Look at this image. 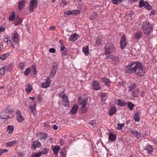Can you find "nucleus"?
<instances>
[{
  "mask_svg": "<svg viewBox=\"0 0 157 157\" xmlns=\"http://www.w3.org/2000/svg\"><path fill=\"white\" fill-rule=\"evenodd\" d=\"M41 146V144L40 142L38 141H35L33 142L31 147L33 149H36V148L40 147Z\"/></svg>",
  "mask_w": 157,
  "mask_h": 157,
  "instance_id": "nucleus-12",
  "label": "nucleus"
},
{
  "mask_svg": "<svg viewBox=\"0 0 157 157\" xmlns=\"http://www.w3.org/2000/svg\"><path fill=\"white\" fill-rule=\"evenodd\" d=\"M6 144L8 146L10 147L12 146L13 145L12 141L7 143Z\"/></svg>",
  "mask_w": 157,
  "mask_h": 157,
  "instance_id": "nucleus-62",
  "label": "nucleus"
},
{
  "mask_svg": "<svg viewBox=\"0 0 157 157\" xmlns=\"http://www.w3.org/2000/svg\"><path fill=\"white\" fill-rule=\"evenodd\" d=\"M19 36L17 33H15L14 34V35L12 38V40L16 44L18 43V41L19 40Z\"/></svg>",
  "mask_w": 157,
  "mask_h": 157,
  "instance_id": "nucleus-13",
  "label": "nucleus"
},
{
  "mask_svg": "<svg viewBox=\"0 0 157 157\" xmlns=\"http://www.w3.org/2000/svg\"><path fill=\"white\" fill-rule=\"evenodd\" d=\"M89 98L90 101H91V98H84L82 100V98L79 97L78 98V102L82 105L81 108L82 109V113H84L86 112L87 110V108H85L86 105V104L88 103L87 102L88 99Z\"/></svg>",
  "mask_w": 157,
  "mask_h": 157,
  "instance_id": "nucleus-3",
  "label": "nucleus"
},
{
  "mask_svg": "<svg viewBox=\"0 0 157 157\" xmlns=\"http://www.w3.org/2000/svg\"><path fill=\"white\" fill-rule=\"evenodd\" d=\"M17 114V120L18 121L21 122L24 120V117L21 114V112L20 111H17L16 113Z\"/></svg>",
  "mask_w": 157,
  "mask_h": 157,
  "instance_id": "nucleus-11",
  "label": "nucleus"
},
{
  "mask_svg": "<svg viewBox=\"0 0 157 157\" xmlns=\"http://www.w3.org/2000/svg\"><path fill=\"white\" fill-rule=\"evenodd\" d=\"M127 105L130 110L131 111L132 110L133 108L135 106L134 104L131 102H128L127 103Z\"/></svg>",
  "mask_w": 157,
  "mask_h": 157,
  "instance_id": "nucleus-39",
  "label": "nucleus"
},
{
  "mask_svg": "<svg viewBox=\"0 0 157 157\" xmlns=\"http://www.w3.org/2000/svg\"><path fill=\"white\" fill-rule=\"evenodd\" d=\"M130 132L132 133V134L134 135L135 136L137 137V138H139L140 136V133L137 131H134L132 130H130Z\"/></svg>",
  "mask_w": 157,
  "mask_h": 157,
  "instance_id": "nucleus-27",
  "label": "nucleus"
},
{
  "mask_svg": "<svg viewBox=\"0 0 157 157\" xmlns=\"http://www.w3.org/2000/svg\"><path fill=\"white\" fill-rule=\"evenodd\" d=\"M144 8L146 9L147 10H150L152 9V7L149 4L148 2H147V3H146V5Z\"/></svg>",
  "mask_w": 157,
  "mask_h": 157,
  "instance_id": "nucleus-44",
  "label": "nucleus"
},
{
  "mask_svg": "<svg viewBox=\"0 0 157 157\" xmlns=\"http://www.w3.org/2000/svg\"><path fill=\"white\" fill-rule=\"evenodd\" d=\"M8 150L6 149H0V155H1L2 153L5 152H7Z\"/></svg>",
  "mask_w": 157,
  "mask_h": 157,
  "instance_id": "nucleus-54",
  "label": "nucleus"
},
{
  "mask_svg": "<svg viewBox=\"0 0 157 157\" xmlns=\"http://www.w3.org/2000/svg\"><path fill=\"white\" fill-rule=\"evenodd\" d=\"M133 65L132 62L127 66L125 67V72L128 74H133L135 73L136 74V71H135L134 67H133Z\"/></svg>",
  "mask_w": 157,
  "mask_h": 157,
  "instance_id": "nucleus-6",
  "label": "nucleus"
},
{
  "mask_svg": "<svg viewBox=\"0 0 157 157\" xmlns=\"http://www.w3.org/2000/svg\"><path fill=\"white\" fill-rule=\"evenodd\" d=\"M31 71L30 68H26L24 72V75L26 76H28L30 73Z\"/></svg>",
  "mask_w": 157,
  "mask_h": 157,
  "instance_id": "nucleus-42",
  "label": "nucleus"
},
{
  "mask_svg": "<svg viewBox=\"0 0 157 157\" xmlns=\"http://www.w3.org/2000/svg\"><path fill=\"white\" fill-rule=\"evenodd\" d=\"M97 15L98 14L95 12H93L90 14V19L91 20L96 19Z\"/></svg>",
  "mask_w": 157,
  "mask_h": 157,
  "instance_id": "nucleus-28",
  "label": "nucleus"
},
{
  "mask_svg": "<svg viewBox=\"0 0 157 157\" xmlns=\"http://www.w3.org/2000/svg\"><path fill=\"white\" fill-rule=\"evenodd\" d=\"M67 2L65 0H63L60 3V5L61 6L64 7L65 6L67 5Z\"/></svg>",
  "mask_w": 157,
  "mask_h": 157,
  "instance_id": "nucleus-50",
  "label": "nucleus"
},
{
  "mask_svg": "<svg viewBox=\"0 0 157 157\" xmlns=\"http://www.w3.org/2000/svg\"><path fill=\"white\" fill-rule=\"evenodd\" d=\"M41 155V153L39 152L31 156L32 157H40Z\"/></svg>",
  "mask_w": 157,
  "mask_h": 157,
  "instance_id": "nucleus-52",
  "label": "nucleus"
},
{
  "mask_svg": "<svg viewBox=\"0 0 157 157\" xmlns=\"http://www.w3.org/2000/svg\"><path fill=\"white\" fill-rule=\"evenodd\" d=\"M31 70L33 72V74L34 75H36L37 73V71H36V65H35L33 64L32 66Z\"/></svg>",
  "mask_w": 157,
  "mask_h": 157,
  "instance_id": "nucleus-43",
  "label": "nucleus"
},
{
  "mask_svg": "<svg viewBox=\"0 0 157 157\" xmlns=\"http://www.w3.org/2000/svg\"><path fill=\"white\" fill-rule=\"evenodd\" d=\"M139 91L138 89H136L133 91L132 92V96L134 97H137L138 95Z\"/></svg>",
  "mask_w": 157,
  "mask_h": 157,
  "instance_id": "nucleus-36",
  "label": "nucleus"
},
{
  "mask_svg": "<svg viewBox=\"0 0 157 157\" xmlns=\"http://www.w3.org/2000/svg\"><path fill=\"white\" fill-rule=\"evenodd\" d=\"M133 118L135 121L136 122H139L140 120V112H137L134 115Z\"/></svg>",
  "mask_w": 157,
  "mask_h": 157,
  "instance_id": "nucleus-18",
  "label": "nucleus"
},
{
  "mask_svg": "<svg viewBox=\"0 0 157 157\" xmlns=\"http://www.w3.org/2000/svg\"><path fill=\"white\" fill-rule=\"evenodd\" d=\"M147 2L144 1L143 0H140L139 2V7L141 8L143 7H144L146 5V3Z\"/></svg>",
  "mask_w": 157,
  "mask_h": 157,
  "instance_id": "nucleus-30",
  "label": "nucleus"
},
{
  "mask_svg": "<svg viewBox=\"0 0 157 157\" xmlns=\"http://www.w3.org/2000/svg\"><path fill=\"white\" fill-rule=\"evenodd\" d=\"M124 124H120L118 123L117 124V128L118 130H121L122 127H123L124 126Z\"/></svg>",
  "mask_w": 157,
  "mask_h": 157,
  "instance_id": "nucleus-48",
  "label": "nucleus"
},
{
  "mask_svg": "<svg viewBox=\"0 0 157 157\" xmlns=\"http://www.w3.org/2000/svg\"><path fill=\"white\" fill-rule=\"evenodd\" d=\"M22 22V19L19 17H16L14 24L15 25L17 26L21 24Z\"/></svg>",
  "mask_w": 157,
  "mask_h": 157,
  "instance_id": "nucleus-25",
  "label": "nucleus"
},
{
  "mask_svg": "<svg viewBox=\"0 0 157 157\" xmlns=\"http://www.w3.org/2000/svg\"><path fill=\"white\" fill-rule=\"evenodd\" d=\"M78 35L75 33H74L69 38V41H74L76 40L78 38Z\"/></svg>",
  "mask_w": 157,
  "mask_h": 157,
  "instance_id": "nucleus-19",
  "label": "nucleus"
},
{
  "mask_svg": "<svg viewBox=\"0 0 157 157\" xmlns=\"http://www.w3.org/2000/svg\"><path fill=\"white\" fill-rule=\"evenodd\" d=\"M116 136L114 135L112 132L109 133V140L113 142L116 140Z\"/></svg>",
  "mask_w": 157,
  "mask_h": 157,
  "instance_id": "nucleus-21",
  "label": "nucleus"
},
{
  "mask_svg": "<svg viewBox=\"0 0 157 157\" xmlns=\"http://www.w3.org/2000/svg\"><path fill=\"white\" fill-rule=\"evenodd\" d=\"M4 41L5 42H8L9 41H10V43H11V41L10 40V37L8 36L7 35H4Z\"/></svg>",
  "mask_w": 157,
  "mask_h": 157,
  "instance_id": "nucleus-37",
  "label": "nucleus"
},
{
  "mask_svg": "<svg viewBox=\"0 0 157 157\" xmlns=\"http://www.w3.org/2000/svg\"><path fill=\"white\" fill-rule=\"evenodd\" d=\"M6 67H3L0 68V74L2 75H3L4 74L6 70Z\"/></svg>",
  "mask_w": 157,
  "mask_h": 157,
  "instance_id": "nucleus-45",
  "label": "nucleus"
},
{
  "mask_svg": "<svg viewBox=\"0 0 157 157\" xmlns=\"http://www.w3.org/2000/svg\"><path fill=\"white\" fill-rule=\"evenodd\" d=\"M25 1L24 0L19 2L18 4V9L19 10L21 11L25 6Z\"/></svg>",
  "mask_w": 157,
  "mask_h": 157,
  "instance_id": "nucleus-15",
  "label": "nucleus"
},
{
  "mask_svg": "<svg viewBox=\"0 0 157 157\" xmlns=\"http://www.w3.org/2000/svg\"><path fill=\"white\" fill-rule=\"evenodd\" d=\"M45 83L48 84H49V86H50V83H51V80H50V79L49 78H48V77L47 78V79Z\"/></svg>",
  "mask_w": 157,
  "mask_h": 157,
  "instance_id": "nucleus-60",
  "label": "nucleus"
},
{
  "mask_svg": "<svg viewBox=\"0 0 157 157\" xmlns=\"http://www.w3.org/2000/svg\"><path fill=\"white\" fill-rule=\"evenodd\" d=\"M25 64L24 63H19L18 65V67L20 68L21 70H22L25 67Z\"/></svg>",
  "mask_w": 157,
  "mask_h": 157,
  "instance_id": "nucleus-49",
  "label": "nucleus"
},
{
  "mask_svg": "<svg viewBox=\"0 0 157 157\" xmlns=\"http://www.w3.org/2000/svg\"><path fill=\"white\" fill-rule=\"evenodd\" d=\"M59 96L61 97L63 99L65 103H68L69 102V101L68 97L66 95H62L61 96V94L59 95Z\"/></svg>",
  "mask_w": 157,
  "mask_h": 157,
  "instance_id": "nucleus-22",
  "label": "nucleus"
},
{
  "mask_svg": "<svg viewBox=\"0 0 157 157\" xmlns=\"http://www.w3.org/2000/svg\"><path fill=\"white\" fill-rule=\"evenodd\" d=\"M33 104V105H30L29 106V108H30L31 110H32L33 109H36V103L35 102H33L32 103Z\"/></svg>",
  "mask_w": 157,
  "mask_h": 157,
  "instance_id": "nucleus-53",
  "label": "nucleus"
},
{
  "mask_svg": "<svg viewBox=\"0 0 157 157\" xmlns=\"http://www.w3.org/2000/svg\"><path fill=\"white\" fill-rule=\"evenodd\" d=\"M100 81L103 82L105 85L107 86H109L110 82L109 80L106 78H101Z\"/></svg>",
  "mask_w": 157,
  "mask_h": 157,
  "instance_id": "nucleus-16",
  "label": "nucleus"
},
{
  "mask_svg": "<svg viewBox=\"0 0 157 157\" xmlns=\"http://www.w3.org/2000/svg\"><path fill=\"white\" fill-rule=\"evenodd\" d=\"M26 87L25 91L27 94H29L32 91V87L31 86L30 84H28L26 85Z\"/></svg>",
  "mask_w": 157,
  "mask_h": 157,
  "instance_id": "nucleus-23",
  "label": "nucleus"
},
{
  "mask_svg": "<svg viewBox=\"0 0 157 157\" xmlns=\"http://www.w3.org/2000/svg\"><path fill=\"white\" fill-rule=\"evenodd\" d=\"M117 111V109L115 107H113L110 109L109 111V115L110 116H112Z\"/></svg>",
  "mask_w": 157,
  "mask_h": 157,
  "instance_id": "nucleus-29",
  "label": "nucleus"
},
{
  "mask_svg": "<svg viewBox=\"0 0 157 157\" xmlns=\"http://www.w3.org/2000/svg\"><path fill=\"white\" fill-rule=\"evenodd\" d=\"M136 86V85L135 83L131 84L130 86H129L128 87V91H132L133 89H134Z\"/></svg>",
  "mask_w": 157,
  "mask_h": 157,
  "instance_id": "nucleus-38",
  "label": "nucleus"
},
{
  "mask_svg": "<svg viewBox=\"0 0 157 157\" xmlns=\"http://www.w3.org/2000/svg\"><path fill=\"white\" fill-rule=\"evenodd\" d=\"M108 55L106 56L107 58L109 59H112L113 58V55Z\"/></svg>",
  "mask_w": 157,
  "mask_h": 157,
  "instance_id": "nucleus-63",
  "label": "nucleus"
},
{
  "mask_svg": "<svg viewBox=\"0 0 157 157\" xmlns=\"http://www.w3.org/2000/svg\"><path fill=\"white\" fill-rule=\"evenodd\" d=\"M144 149L147 151L149 154L152 153L153 151L152 146L150 144H147V146L145 147Z\"/></svg>",
  "mask_w": 157,
  "mask_h": 157,
  "instance_id": "nucleus-14",
  "label": "nucleus"
},
{
  "mask_svg": "<svg viewBox=\"0 0 157 157\" xmlns=\"http://www.w3.org/2000/svg\"><path fill=\"white\" fill-rule=\"evenodd\" d=\"M37 101L38 102H40L42 101V98L41 97V96L38 95L37 97Z\"/></svg>",
  "mask_w": 157,
  "mask_h": 157,
  "instance_id": "nucleus-61",
  "label": "nucleus"
},
{
  "mask_svg": "<svg viewBox=\"0 0 157 157\" xmlns=\"http://www.w3.org/2000/svg\"><path fill=\"white\" fill-rule=\"evenodd\" d=\"M41 87L43 88H46L48 87H49V84H48L46 83H43L41 84Z\"/></svg>",
  "mask_w": 157,
  "mask_h": 157,
  "instance_id": "nucleus-51",
  "label": "nucleus"
},
{
  "mask_svg": "<svg viewBox=\"0 0 157 157\" xmlns=\"http://www.w3.org/2000/svg\"><path fill=\"white\" fill-rule=\"evenodd\" d=\"M15 13L14 12H11V13L10 15L9 19L10 21H12L14 20L15 18Z\"/></svg>",
  "mask_w": 157,
  "mask_h": 157,
  "instance_id": "nucleus-32",
  "label": "nucleus"
},
{
  "mask_svg": "<svg viewBox=\"0 0 157 157\" xmlns=\"http://www.w3.org/2000/svg\"><path fill=\"white\" fill-rule=\"evenodd\" d=\"M39 136L41 140H45L48 136L47 134L46 133L43 134L40 133L39 134Z\"/></svg>",
  "mask_w": 157,
  "mask_h": 157,
  "instance_id": "nucleus-35",
  "label": "nucleus"
},
{
  "mask_svg": "<svg viewBox=\"0 0 157 157\" xmlns=\"http://www.w3.org/2000/svg\"><path fill=\"white\" fill-rule=\"evenodd\" d=\"M60 149V147L59 145H57L52 148V150L54 153L56 155H58V152Z\"/></svg>",
  "mask_w": 157,
  "mask_h": 157,
  "instance_id": "nucleus-20",
  "label": "nucleus"
},
{
  "mask_svg": "<svg viewBox=\"0 0 157 157\" xmlns=\"http://www.w3.org/2000/svg\"><path fill=\"white\" fill-rule=\"evenodd\" d=\"M89 123L92 125V127L91 128H94L95 127L96 125V123L94 121H90Z\"/></svg>",
  "mask_w": 157,
  "mask_h": 157,
  "instance_id": "nucleus-47",
  "label": "nucleus"
},
{
  "mask_svg": "<svg viewBox=\"0 0 157 157\" xmlns=\"http://www.w3.org/2000/svg\"><path fill=\"white\" fill-rule=\"evenodd\" d=\"M142 36V33L141 32H139L136 33L135 37V38L137 40L141 38Z\"/></svg>",
  "mask_w": 157,
  "mask_h": 157,
  "instance_id": "nucleus-31",
  "label": "nucleus"
},
{
  "mask_svg": "<svg viewBox=\"0 0 157 157\" xmlns=\"http://www.w3.org/2000/svg\"><path fill=\"white\" fill-rule=\"evenodd\" d=\"M113 61H114L116 63H117L120 61L119 58L117 56H113V58L112 59Z\"/></svg>",
  "mask_w": 157,
  "mask_h": 157,
  "instance_id": "nucleus-46",
  "label": "nucleus"
},
{
  "mask_svg": "<svg viewBox=\"0 0 157 157\" xmlns=\"http://www.w3.org/2000/svg\"><path fill=\"white\" fill-rule=\"evenodd\" d=\"M49 51L50 53H54L55 52L56 50L54 48H50Z\"/></svg>",
  "mask_w": 157,
  "mask_h": 157,
  "instance_id": "nucleus-59",
  "label": "nucleus"
},
{
  "mask_svg": "<svg viewBox=\"0 0 157 157\" xmlns=\"http://www.w3.org/2000/svg\"><path fill=\"white\" fill-rule=\"evenodd\" d=\"M101 40L100 38H98L96 41V44L99 45L101 44Z\"/></svg>",
  "mask_w": 157,
  "mask_h": 157,
  "instance_id": "nucleus-55",
  "label": "nucleus"
},
{
  "mask_svg": "<svg viewBox=\"0 0 157 157\" xmlns=\"http://www.w3.org/2000/svg\"><path fill=\"white\" fill-rule=\"evenodd\" d=\"M38 2L37 0H31L29 5V12L32 13L34 9L37 7Z\"/></svg>",
  "mask_w": 157,
  "mask_h": 157,
  "instance_id": "nucleus-5",
  "label": "nucleus"
},
{
  "mask_svg": "<svg viewBox=\"0 0 157 157\" xmlns=\"http://www.w3.org/2000/svg\"><path fill=\"white\" fill-rule=\"evenodd\" d=\"M105 54L107 55L111 53L115 50L114 45L112 43L107 44L105 47Z\"/></svg>",
  "mask_w": 157,
  "mask_h": 157,
  "instance_id": "nucleus-4",
  "label": "nucleus"
},
{
  "mask_svg": "<svg viewBox=\"0 0 157 157\" xmlns=\"http://www.w3.org/2000/svg\"><path fill=\"white\" fill-rule=\"evenodd\" d=\"M49 149L48 148H44L43 150L40 152L41 153V155L43 154H47V153L48 152Z\"/></svg>",
  "mask_w": 157,
  "mask_h": 157,
  "instance_id": "nucleus-40",
  "label": "nucleus"
},
{
  "mask_svg": "<svg viewBox=\"0 0 157 157\" xmlns=\"http://www.w3.org/2000/svg\"><path fill=\"white\" fill-rule=\"evenodd\" d=\"M133 67L136 71V75L138 76L142 77L145 72L142 63L139 61L132 62Z\"/></svg>",
  "mask_w": 157,
  "mask_h": 157,
  "instance_id": "nucleus-1",
  "label": "nucleus"
},
{
  "mask_svg": "<svg viewBox=\"0 0 157 157\" xmlns=\"http://www.w3.org/2000/svg\"><path fill=\"white\" fill-rule=\"evenodd\" d=\"M7 129L8 130L13 131V130L14 127L13 126L9 125L7 127Z\"/></svg>",
  "mask_w": 157,
  "mask_h": 157,
  "instance_id": "nucleus-56",
  "label": "nucleus"
},
{
  "mask_svg": "<svg viewBox=\"0 0 157 157\" xmlns=\"http://www.w3.org/2000/svg\"><path fill=\"white\" fill-rule=\"evenodd\" d=\"M57 67L58 65H54L52 67L49 76L51 78H52L55 76L56 73Z\"/></svg>",
  "mask_w": 157,
  "mask_h": 157,
  "instance_id": "nucleus-9",
  "label": "nucleus"
},
{
  "mask_svg": "<svg viewBox=\"0 0 157 157\" xmlns=\"http://www.w3.org/2000/svg\"><path fill=\"white\" fill-rule=\"evenodd\" d=\"M72 11V14H78V13H80V11L79 10H74Z\"/></svg>",
  "mask_w": 157,
  "mask_h": 157,
  "instance_id": "nucleus-57",
  "label": "nucleus"
},
{
  "mask_svg": "<svg viewBox=\"0 0 157 157\" xmlns=\"http://www.w3.org/2000/svg\"><path fill=\"white\" fill-rule=\"evenodd\" d=\"M112 2L114 4H117L121 3L123 1L122 0H111Z\"/></svg>",
  "mask_w": 157,
  "mask_h": 157,
  "instance_id": "nucleus-41",
  "label": "nucleus"
},
{
  "mask_svg": "<svg viewBox=\"0 0 157 157\" xmlns=\"http://www.w3.org/2000/svg\"><path fill=\"white\" fill-rule=\"evenodd\" d=\"M13 65L12 63H10L7 66H5V69L7 71L11 72L12 71L13 68Z\"/></svg>",
  "mask_w": 157,
  "mask_h": 157,
  "instance_id": "nucleus-24",
  "label": "nucleus"
},
{
  "mask_svg": "<svg viewBox=\"0 0 157 157\" xmlns=\"http://www.w3.org/2000/svg\"><path fill=\"white\" fill-rule=\"evenodd\" d=\"M10 55L9 53H5L0 56V59L1 60H4L5 59L6 57Z\"/></svg>",
  "mask_w": 157,
  "mask_h": 157,
  "instance_id": "nucleus-34",
  "label": "nucleus"
},
{
  "mask_svg": "<svg viewBox=\"0 0 157 157\" xmlns=\"http://www.w3.org/2000/svg\"><path fill=\"white\" fill-rule=\"evenodd\" d=\"M92 88L94 90H98L101 89L98 82L97 81H94L92 82Z\"/></svg>",
  "mask_w": 157,
  "mask_h": 157,
  "instance_id": "nucleus-10",
  "label": "nucleus"
},
{
  "mask_svg": "<svg viewBox=\"0 0 157 157\" xmlns=\"http://www.w3.org/2000/svg\"><path fill=\"white\" fill-rule=\"evenodd\" d=\"M127 44V43L126 42L125 35H124L122 36L120 40V48L121 49H123Z\"/></svg>",
  "mask_w": 157,
  "mask_h": 157,
  "instance_id": "nucleus-8",
  "label": "nucleus"
},
{
  "mask_svg": "<svg viewBox=\"0 0 157 157\" xmlns=\"http://www.w3.org/2000/svg\"><path fill=\"white\" fill-rule=\"evenodd\" d=\"M82 52L84 53L85 55L87 56L89 53V48L88 46L85 47H83L82 48Z\"/></svg>",
  "mask_w": 157,
  "mask_h": 157,
  "instance_id": "nucleus-33",
  "label": "nucleus"
},
{
  "mask_svg": "<svg viewBox=\"0 0 157 157\" xmlns=\"http://www.w3.org/2000/svg\"><path fill=\"white\" fill-rule=\"evenodd\" d=\"M11 113L9 110H6L2 111L0 113V117L2 119H7L8 118H11V117H10V113Z\"/></svg>",
  "mask_w": 157,
  "mask_h": 157,
  "instance_id": "nucleus-7",
  "label": "nucleus"
},
{
  "mask_svg": "<svg viewBox=\"0 0 157 157\" xmlns=\"http://www.w3.org/2000/svg\"><path fill=\"white\" fill-rule=\"evenodd\" d=\"M117 105L120 106H124L126 105L127 103L124 101H121L120 99H118Z\"/></svg>",
  "mask_w": 157,
  "mask_h": 157,
  "instance_id": "nucleus-26",
  "label": "nucleus"
},
{
  "mask_svg": "<svg viewBox=\"0 0 157 157\" xmlns=\"http://www.w3.org/2000/svg\"><path fill=\"white\" fill-rule=\"evenodd\" d=\"M64 13L67 15H70L72 14V11L71 10H69L65 12Z\"/></svg>",
  "mask_w": 157,
  "mask_h": 157,
  "instance_id": "nucleus-58",
  "label": "nucleus"
},
{
  "mask_svg": "<svg viewBox=\"0 0 157 157\" xmlns=\"http://www.w3.org/2000/svg\"><path fill=\"white\" fill-rule=\"evenodd\" d=\"M78 109V106L77 105H74L71 109L70 111V113L72 114L76 113Z\"/></svg>",
  "mask_w": 157,
  "mask_h": 157,
  "instance_id": "nucleus-17",
  "label": "nucleus"
},
{
  "mask_svg": "<svg viewBox=\"0 0 157 157\" xmlns=\"http://www.w3.org/2000/svg\"><path fill=\"white\" fill-rule=\"evenodd\" d=\"M101 98L102 99V100H105L106 99V96L105 94H101Z\"/></svg>",
  "mask_w": 157,
  "mask_h": 157,
  "instance_id": "nucleus-64",
  "label": "nucleus"
},
{
  "mask_svg": "<svg viewBox=\"0 0 157 157\" xmlns=\"http://www.w3.org/2000/svg\"><path fill=\"white\" fill-rule=\"evenodd\" d=\"M142 29L144 33L148 35L153 31V25L149 22L146 21L142 25Z\"/></svg>",
  "mask_w": 157,
  "mask_h": 157,
  "instance_id": "nucleus-2",
  "label": "nucleus"
}]
</instances>
